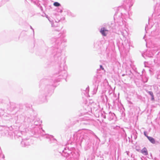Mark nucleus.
Here are the masks:
<instances>
[{"instance_id": "nucleus-1", "label": "nucleus", "mask_w": 160, "mask_h": 160, "mask_svg": "<svg viewBox=\"0 0 160 160\" xmlns=\"http://www.w3.org/2000/svg\"><path fill=\"white\" fill-rule=\"evenodd\" d=\"M141 152L145 155H148V152L147 149L145 148H143L141 151Z\"/></svg>"}, {"instance_id": "nucleus-2", "label": "nucleus", "mask_w": 160, "mask_h": 160, "mask_svg": "<svg viewBox=\"0 0 160 160\" xmlns=\"http://www.w3.org/2000/svg\"><path fill=\"white\" fill-rule=\"evenodd\" d=\"M105 31H108V30H106L104 28H101L100 32L104 36H106V34L105 32Z\"/></svg>"}, {"instance_id": "nucleus-3", "label": "nucleus", "mask_w": 160, "mask_h": 160, "mask_svg": "<svg viewBox=\"0 0 160 160\" xmlns=\"http://www.w3.org/2000/svg\"><path fill=\"white\" fill-rule=\"evenodd\" d=\"M147 137L151 143L153 144L155 143V140L153 138L148 136H147Z\"/></svg>"}, {"instance_id": "nucleus-4", "label": "nucleus", "mask_w": 160, "mask_h": 160, "mask_svg": "<svg viewBox=\"0 0 160 160\" xmlns=\"http://www.w3.org/2000/svg\"><path fill=\"white\" fill-rule=\"evenodd\" d=\"M53 5L54 6L56 7H58L60 6V4L58 2H55L54 3Z\"/></svg>"}, {"instance_id": "nucleus-5", "label": "nucleus", "mask_w": 160, "mask_h": 160, "mask_svg": "<svg viewBox=\"0 0 160 160\" xmlns=\"http://www.w3.org/2000/svg\"><path fill=\"white\" fill-rule=\"evenodd\" d=\"M151 95L152 97H153V92H148Z\"/></svg>"}, {"instance_id": "nucleus-6", "label": "nucleus", "mask_w": 160, "mask_h": 160, "mask_svg": "<svg viewBox=\"0 0 160 160\" xmlns=\"http://www.w3.org/2000/svg\"><path fill=\"white\" fill-rule=\"evenodd\" d=\"M100 67L102 70H104V68H103L102 66L101 65L100 66Z\"/></svg>"}, {"instance_id": "nucleus-7", "label": "nucleus", "mask_w": 160, "mask_h": 160, "mask_svg": "<svg viewBox=\"0 0 160 160\" xmlns=\"http://www.w3.org/2000/svg\"><path fill=\"white\" fill-rule=\"evenodd\" d=\"M144 135H145L146 137H147V136L146 135V132H144Z\"/></svg>"}, {"instance_id": "nucleus-8", "label": "nucleus", "mask_w": 160, "mask_h": 160, "mask_svg": "<svg viewBox=\"0 0 160 160\" xmlns=\"http://www.w3.org/2000/svg\"><path fill=\"white\" fill-rule=\"evenodd\" d=\"M154 99V96H153V97H152V100H153Z\"/></svg>"}]
</instances>
